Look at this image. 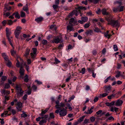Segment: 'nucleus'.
I'll return each mask as SVG.
<instances>
[{
    "instance_id": "f257e3e1",
    "label": "nucleus",
    "mask_w": 125,
    "mask_h": 125,
    "mask_svg": "<svg viewBox=\"0 0 125 125\" xmlns=\"http://www.w3.org/2000/svg\"><path fill=\"white\" fill-rule=\"evenodd\" d=\"M109 17L106 18V19L108 22V24L110 25L113 27H119L120 26V23L118 21L112 19V17L111 15H109Z\"/></svg>"
},
{
    "instance_id": "f03ea898",
    "label": "nucleus",
    "mask_w": 125,
    "mask_h": 125,
    "mask_svg": "<svg viewBox=\"0 0 125 125\" xmlns=\"http://www.w3.org/2000/svg\"><path fill=\"white\" fill-rule=\"evenodd\" d=\"M62 41V36L60 35L53 37V39L50 40V42L52 43H55L56 44H58L59 43H60Z\"/></svg>"
},
{
    "instance_id": "7ed1b4c3",
    "label": "nucleus",
    "mask_w": 125,
    "mask_h": 125,
    "mask_svg": "<svg viewBox=\"0 0 125 125\" xmlns=\"http://www.w3.org/2000/svg\"><path fill=\"white\" fill-rule=\"evenodd\" d=\"M22 29V28L21 27L18 26L15 31L14 34L16 37L18 39L19 38V34L21 32V30Z\"/></svg>"
},
{
    "instance_id": "20e7f679",
    "label": "nucleus",
    "mask_w": 125,
    "mask_h": 125,
    "mask_svg": "<svg viewBox=\"0 0 125 125\" xmlns=\"http://www.w3.org/2000/svg\"><path fill=\"white\" fill-rule=\"evenodd\" d=\"M56 104L55 106L56 109L60 110L62 107H63L65 106V104L62 103H60V104L59 100H57L55 101Z\"/></svg>"
},
{
    "instance_id": "39448f33",
    "label": "nucleus",
    "mask_w": 125,
    "mask_h": 125,
    "mask_svg": "<svg viewBox=\"0 0 125 125\" xmlns=\"http://www.w3.org/2000/svg\"><path fill=\"white\" fill-rule=\"evenodd\" d=\"M63 107H62L61 109L59 115L61 116H63L66 115L67 114V111L66 109Z\"/></svg>"
},
{
    "instance_id": "423d86ee",
    "label": "nucleus",
    "mask_w": 125,
    "mask_h": 125,
    "mask_svg": "<svg viewBox=\"0 0 125 125\" xmlns=\"http://www.w3.org/2000/svg\"><path fill=\"white\" fill-rule=\"evenodd\" d=\"M32 59L33 60L34 59L36 55V52L37 49L36 48H33L32 49Z\"/></svg>"
},
{
    "instance_id": "0eeeda50",
    "label": "nucleus",
    "mask_w": 125,
    "mask_h": 125,
    "mask_svg": "<svg viewBox=\"0 0 125 125\" xmlns=\"http://www.w3.org/2000/svg\"><path fill=\"white\" fill-rule=\"evenodd\" d=\"M81 20H79L78 22L81 24H83L86 22L88 20V19L86 17H82L81 18Z\"/></svg>"
},
{
    "instance_id": "6e6552de",
    "label": "nucleus",
    "mask_w": 125,
    "mask_h": 125,
    "mask_svg": "<svg viewBox=\"0 0 125 125\" xmlns=\"http://www.w3.org/2000/svg\"><path fill=\"white\" fill-rule=\"evenodd\" d=\"M104 91L107 93H109L111 91V88L110 86L105 85L104 86Z\"/></svg>"
},
{
    "instance_id": "1a4fd4ad",
    "label": "nucleus",
    "mask_w": 125,
    "mask_h": 125,
    "mask_svg": "<svg viewBox=\"0 0 125 125\" xmlns=\"http://www.w3.org/2000/svg\"><path fill=\"white\" fill-rule=\"evenodd\" d=\"M77 21L75 20L73 18H71L69 22L70 24L73 25L72 24L75 25H77Z\"/></svg>"
},
{
    "instance_id": "9d476101",
    "label": "nucleus",
    "mask_w": 125,
    "mask_h": 125,
    "mask_svg": "<svg viewBox=\"0 0 125 125\" xmlns=\"http://www.w3.org/2000/svg\"><path fill=\"white\" fill-rule=\"evenodd\" d=\"M0 92L2 94H3L6 95H7L10 93V91L6 90L4 89H1Z\"/></svg>"
},
{
    "instance_id": "9b49d317",
    "label": "nucleus",
    "mask_w": 125,
    "mask_h": 125,
    "mask_svg": "<svg viewBox=\"0 0 125 125\" xmlns=\"http://www.w3.org/2000/svg\"><path fill=\"white\" fill-rule=\"evenodd\" d=\"M22 63H21V66L20 67V75L21 76L23 75L24 74V69H23L22 67Z\"/></svg>"
},
{
    "instance_id": "f8f14e48",
    "label": "nucleus",
    "mask_w": 125,
    "mask_h": 125,
    "mask_svg": "<svg viewBox=\"0 0 125 125\" xmlns=\"http://www.w3.org/2000/svg\"><path fill=\"white\" fill-rule=\"evenodd\" d=\"M17 94L18 97H20L23 95V91H17Z\"/></svg>"
},
{
    "instance_id": "ddd939ff",
    "label": "nucleus",
    "mask_w": 125,
    "mask_h": 125,
    "mask_svg": "<svg viewBox=\"0 0 125 125\" xmlns=\"http://www.w3.org/2000/svg\"><path fill=\"white\" fill-rule=\"evenodd\" d=\"M123 103L122 101L120 100H118L115 102V104L116 106H119L121 105Z\"/></svg>"
},
{
    "instance_id": "4468645a",
    "label": "nucleus",
    "mask_w": 125,
    "mask_h": 125,
    "mask_svg": "<svg viewBox=\"0 0 125 125\" xmlns=\"http://www.w3.org/2000/svg\"><path fill=\"white\" fill-rule=\"evenodd\" d=\"M66 29L67 31H74L73 28L72 26L69 25L67 27Z\"/></svg>"
},
{
    "instance_id": "2eb2a0df",
    "label": "nucleus",
    "mask_w": 125,
    "mask_h": 125,
    "mask_svg": "<svg viewBox=\"0 0 125 125\" xmlns=\"http://www.w3.org/2000/svg\"><path fill=\"white\" fill-rule=\"evenodd\" d=\"M23 9L24 11L26 12L28 14H29L28 5L27 3L25 6H23Z\"/></svg>"
},
{
    "instance_id": "dca6fc26",
    "label": "nucleus",
    "mask_w": 125,
    "mask_h": 125,
    "mask_svg": "<svg viewBox=\"0 0 125 125\" xmlns=\"http://www.w3.org/2000/svg\"><path fill=\"white\" fill-rule=\"evenodd\" d=\"M102 14L103 15H109V13L106 11V10L105 9H103L101 10Z\"/></svg>"
},
{
    "instance_id": "f3484780",
    "label": "nucleus",
    "mask_w": 125,
    "mask_h": 125,
    "mask_svg": "<svg viewBox=\"0 0 125 125\" xmlns=\"http://www.w3.org/2000/svg\"><path fill=\"white\" fill-rule=\"evenodd\" d=\"M6 31L7 37H9L11 33L9 31V29L7 28H6Z\"/></svg>"
},
{
    "instance_id": "a211bd4d",
    "label": "nucleus",
    "mask_w": 125,
    "mask_h": 125,
    "mask_svg": "<svg viewBox=\"0 0 125 125\" xmlns=\"http://www.w3.org/2000/svg\"><path fill=\"white\" fill-rule=\"evenodd\" d=\"M49 108H46L44 110H42V112L40 114V115L43 116L44 114L47 111Z\"/></svg>"
},
{
    "instance_id": "6ab92c4d",
    "label": "nucleus",
    "mask_w": 125,
    "mask_h": 125,
    "mask_svg": "<svg viewBox=\"0 0 125 125\" xmlns=\"http://www.w3.org/2000/svg\"><path fill=\"white\" fill-rule=\"evenodd\" d=\"M43 20V18L42 17H40L35 19L36 21L38 22H39L42 21Z\"/></svg>"
},
{
    "instance_id": "aec40b11",
    "label": "nucleus",
    "mask_w": 125,
    "mask_h": 125,
    "mask_svg": "<svg viewBox=\"0 0 125 125\" xmlns=\"http://www.w3.org/2000/svg\"><path fill=\"white\" fill-rule=\"evenodd\" d=\"M47 120L46 119H44L41 120L39 122V124L40 125H42L43 123H46L47 122Z\"/></svg>"
},
{
    "instance_id": "412c9836",
    "label": "nucleus",
    "mask_w": 125,
    "mask_h": 125,
    "mask_svg": "<svg viewBox=\"0 0 125 125\" xmlns=\"http://www.w3.org/2000/svg\"><path fill=\"white\" fill-rule=\"evenodd\" d=\"M85 34L87 35L90 34L91 35H92L93 34V31L92 30H91L87 31L85 32Z\"/></svg>"
},
{
    "instance_id": "4be33fe9",
    "label": "nucleus",
    "mask_w": 125,
    "mask_h": 125,
    "mask_svg": "<svg viewBox=\"0 0 125 125\" xmlns=\"http://www.w3.org/2000/svg\"><path fill=\"white\" fill-rule=\"evenodd\" d=\"M10 52L12 56H14L15 55H16V52L14 50L11 49Z\"/></svg>"
},
{
    "instance_id": "5701e85b",
    "label": "nucleus",
    "mask_w": 125,
    "mask_h": 125,
    "mask_svg": "<svg viewBox=\"0 0 125 125\" xmlns=\"http://www.w3.org/2000/svg\"><path fill=\"white\" fill-rule=\"evenodd\" d=\"M15 17L16 18H17L18 19L20 18V16L18 12H15Z\"/></svg>"
},
{
    "instance_id": "b1692460",
    "label": "nucleus",
    "mask_w": 125,
    "mask_h": 125,
    "mask_svg": "<svg viewBox=\"0 0 125 125\" xmlns=\"http://www.w3.org/2000/svg\"><path fill=\"white\" fill-rule=\"evenodd\" d=\"M108 95V94L107 93H104L102 94H100V98L104 97Z\"/></svg>"
},
{
    "instance_id": "393cba45",
    "label": "nucleus",
    "mask_w": 125,
    "mask_h": 125,
    "mask_svg": "<svg viewBox=\"0 0 125 125\" xmlns=\"http://www.w3.org/2000/svg\"><path fill=\"white\" fill-rule=\"evenodd\" d=\"M89 1L92 2L95 4L97 3L100 0H89Z\"/></svg>"
},
{
    "instance_id": "a878e982",
    "label": "nucleus",
    "mask_w": 125,
    "mask_h": 125,
    "mask_svg": "<svg viewBox=\"0 0 125 125\" xmlns=\"http://www.w3.org/2000/svg\"><path fill=\"white\" fill-rule=\"evenodd\" d=\"M7 78V77L5 76H3L2 77L1 82L5 81Z\"/></svg>"
},
{
    "instance_id": "bb28decb",
    "label": "nucleus",
    "mask_w": 125,
    "mask_h": 125,
    "mask_svg": "<svg viewBox=\"0 0 125 125\" xmlns=\"http://www.w3.org/2000/svg\"><path fill=\"white\" fill-rule=\"evenodd\" d=\"M113 10L115 12L119 11V7H118L117 8H114L113 9Z\"/></svg>"
},
{
    "instance_id": "cd10ccee",
    "label": "nucleus",
    "mask_w": 125,
    "mask_h": 125,
    "mask_svg": "<svg viewBox=\"0 0 125 125\" xmlns=\"http://www.w3.org/2000/svg\"><path fill=\"white\" fill-rule=\"evenodd\" d=\"M7 24L9 25H10L13 23V21L11 20H7Z\"/></svg>"
},
{
    "instance_id": "c85d7f7f",
    "label": "nucleus",
    "mask_w": 125,
    "mask_h": 125,
    "mask_svg": "<svg viewBox=\"0 0 125 125\" xmlns=\"http://www.w3.org/2000/svg\"><path fill=\"white\" fill-rule=\"evenodd\" d=\"M52 7L53 8L54 10L56 11H57L56 10L57 9L58 7V5H57L54 4L52 6Z\"/></svg>"
},
{
    "instance_id": "c756f323",
    "label": "nucleus",
    "mask_w": 125,
    "mask_h": 125,
    "mask_svg": "<svg viewBox=\"0 0 125 125\" xmlns=\"http://www.w3.org/2000/svg\"><path fill=\"white\" fill-rule=\"evenodd\" d=\"M23 113L21 114V117H23L25 118L27 116V114L25 113L24 112H23Z\"/></svg>"
},
{
    "instance_id": "7c9ffc66",
    "label": "nucleus",
    "mask_w": 125,
    "mask_h": 125,
    "mask_svg": "<svg viewBox=\"0 0 125 125\" xmlns=\"http://www.w3.org/2000/svg\"><path fill=\"white\" fill-rule=\"evenodd\" d=\"M10 85L9 83H6L5 84L4 89H8L10 87Z\"/></svg>"
},
{
    "instance_id": "2f4dec72",
    "label": "nucleus",
    "mask_w": 125,
    "mask_h": 125,
    "mask_svg": "<svg viewBox=\"0 0 125 125\" xmlns=\"http://www.w3.org/2000/svg\"><path fill=\"white\" fill-rule=\"evenodd\" d=\"M8 39V41H9V42L10 44V45H11V46L12 47H13V45L12 44V40L10 38V37H7Z\"/></svg>"
},
{
    "instance_id": "473e14b6",
    "label": "nucleus",
    "mask_w": 125,
    "mask_h": 125,
    "mask_svg": "<svg viewBox=\"0 0 125 125\" xmlns=\"http://www.w3.org/2000/svg\"><path fill=\"white\" fill-rule=\"evenodd\" d=\"M30 50L28 48L26 49V51L25 54L24 55V56L26 57L28 55L30 51Z\"/></svg>"
},
{
    "instance_id": "72a5a7b5",
    "label": "nucleus",
    "mask_w": 125,
    "mask_h": 125,
    "mask_svg": "<svg viewBox=\"0 0 125 125\" xmlns=\"http://www.w3.org/2000/svg\"><path fill=\"white\" fill-rule=\"evenodd\" d=\"M90 26V22H88L86 24H85L84 27L85 28H88L89 26Z\"/></svg>"
},
{
    "instance_id": "f704fd0d",
    "label": "nucleus",
    "mask_w": 125,
    "mask_h": 125,
    "mask_svg": "<svg viewBox=\"0 0 125 125\" xmlns=\"http://www.w3.org/2000/svg\"><path fill=\"white\" fill-rule=\"evenodd\" d=\"M8 111H5L3 113H2L1 115V117H4V115H6L7 114Z\"/></svg>"
},
{
    "instance_id": "c9c22d12",
    "label": "nucleus",
    "mask_w": 125,
    "mask_h": 125,
    "mask_svg": "<svg viewBox=\"0 0 125 125\" xmlns=\"http://www.w3.org/2000/svg\"><path fill=\"white\" fill-rule=\"evenodd\" d=\"M15 88L17 90V91H21V90H22L21 88L19 86L17 85H16L15 86Z\"/></svg>"
},
{
    "instance_id": "e433bc0d",
    "label": "nucleus",
    "mask_w": 125,
    "mask_h": 125,
    "mask_svg": "<svg viewBox=\"0 0 125 125\" xmlns=\"http://www.w3.org/2000/svg\"><path fill=\"white\" fill-rule=\"evenodd\" d=\"M104 36L106 37L109 38L112 35L111 34H108L105 33L104 34Z\"/></svg>"
},
{
    "instance_id": "4c0bfd02",
    "label": "nucleus",
    "mask_w": 125,
    "mask_h": 125,
    "mask_svg": "<svg viewBox=\"0 0 125 125\" xmlns=\"http://www.w3.org/2000/svg\"><path fill=\"white\" fill-rule=\"evenodd\" d=\"M30 86H28V87L29 89V90L27 91V93L28 94H30L31 93V89H30Z\"/></svg>"
},
{
    "instance_id": "58836bf2",
    "label": "nucleus",
    "mask_w": 125,
    "mask_h": 125,
    "mask_svg": "<svg viewBox=\"0 0 125 125\" xmlns=\"http://www.w3.org/2000/svg\"><path fill=\"white\" fill-rule=\"evenodd\" d=\"M32 89L34 91H35L37 89V87L35 85H33L32 86Z\"/></svg>"
},
{
    "instance_id": "ea45409f",
    "label": "nucleus",
    "mask_w": 125,
    "mask_h": 125,
    "mask_svg": "<svg viewBox=\"0 0 125 125\" xmlns=\"http://www.w3.org/2000/svg\"><path fill=\"white\" fill-rule=\"evenodd\" d=\"M25 78L24 79V81L26 82H28L29 80L28 75H26L25 76Z\"/></svg>"
},
{
    "instance_id": "a19ab883",
    "label": "nucleus",
    "mask_w": 125,
    "mask_h": 125,
    "mask_svg": "<svg viewBox=\"0 0 125 125\" xmlns=\"http://www.w3.org/2000/svg\"><path fill=\"white\" fill-rule=\"evenodd\" d=\"M21 17H25V13L23 11H21Z\"/></svg>"
},
{
    "instance_id": "79ce46f5",
    "label": "nucleus",
    "mask_w": 125,
    "mask_h": 125,
    "mask_svg": "<svg viewBox=\"0 0 125 125\" xmlns=\"http://www.w3.org/2000/svg\"><path fill=\"white\" fill-rule=\"evenodd\" d=\"M22 103H21L20 102H17L16 104V105L17 106H21L22 107Z\"/></svg>"
},
{
    "instance_id": "37998d69",
    "label": "nucleus",
    "mask_w": 125,
    "mask_h": 125,
    "mask_svg": "<svg viewBox=\"0 0 125 125\" xmlns=\"http://www.w3.org/2000/svg\"><path fill=\"white\" fill-rule=\"evenodd\" d=\"M85 116L83 115L80 117L79 119L78 120V121L80 122H81L83 121L84 118L85 117Z\"/></svg>"
},
{
    "instance_id": "c03bdc74",
    "label": "nucleus",
    "mask_w": 125,
    "mask_h": 125,
    "mask_svg": "<svg viewBox=\"0 0 125 125\" xmlns=\"http://www.w3.org/2000/svg\"><path fill=\"white\" fill-rule=\"evenodd\" d=\"M114 49L115 51H117L118 50L117 46L116 45H114L113 46Z\"/></svg>"
},
{
    "instance_id": "a18cd8bd",
    "label": "nucleus",
    "mask_w": 125,
    "mask_h": 125,
    "mask_svg": "<svg viewBox=\"0 0 125 125\" xmlns=\"http://www.w3.org/2000/svg\"><path fill=\"white\" fill-rule=\"evenodd\" d=\"M8 62L6 63L7 65L9 67H11V62L9 60Z\"/></svg>"
},
{
    "instance_id": "49530a36",
    "label": "nucleus",
    "mask_w": 125,
    "mask_h": 125,
    "mask_svg": "<svg viewBox=\"0 0 125 125\" xmlns=\"http://www.w3.org/2000/svg\"><path fill=\"white\" fill-rule=\"evenodd\" d=\"M87 69L89 72H94V69L92 68H87Z\"/></svg>"
},
{
    "instance_id": "de8ad7c7",
    "label": "nucleus",
    "mask_w": 125,
    "mask_h": 125,
    "mask_svg": "<svg viewBox=\"0 0 125 125\" xmlns=\"http://www.w3.org/2000/svg\"><path fill=\"white\" fill-rule=\"evenodd\" d=\"M54 61L55 62V63L56 64H58V63H60V62L55 57L54 58Z\"/></svg>"
},
{
    "instance_id": "09e8293b",
    "label": "nucleus",
    "mask_w": 125,
    "mask_h": 125,
    "mask_svg": "<svg viewBox=\"0 0 125 125\" xmlns=\"http://www.w3.org/2000/svg\"><path fill=\"white\" fill-rule=\"evenodd\" d=\"M42 42L43 45H46L47 43V41L46 40H43L42 41Z\"/></svg>"
},
{
    "instance_id": "8fccbe9b",
    "label": "nucleus",
    "mask_w": 125,
    "mask_h": 125,
    "mask_svg": "<svg viewBox=\"0 0 125 125\" xmlns=\"http://www.w3.org/2000/svg\"><path fill=\"white\" fill-rule=\"evenodd\" d=\"M117 74L115 75V77L116 78H118L120 76L121 73L120 71H117Z\"/></svg>"
},
{
    "instance_id": "3c124183",
    "label": "nucleus",
    "mask_w": 125,
    "mask_h": 125,
    "mask_svg": "<svg viewBox=\"0 0 125 125\" xmlns=\"http://www.w3.org/2000/svg\"><path fill=\"white\" fill-rule=\"evenodd\" d=\"M119 12L122 11L123 10L124 7L123 6H119Z\"/></svg>"
},
{
    "instance_id": "603ef678",
    "label": "nucleus",
    "mask_w": 125,
    "mask_h": 125,
    "mask_svg": "<svg viewBox=\"0 0 125 125\" xmlns=\"http://www.w3.org/2000/svg\"><path fill=\"white\" fill-rule=\"evenodd\" d=\"M52 37V36L51 35H49L47 37V39L48 40H50L51 39Z\"/></svg>"
},
{
    "instance_id": "864d4df0",
    "label": "nucleus",
    "mask_w": 125,
    "mask_h": 125,
    "mask_svg": "<svg viewBox=\"0 0 125 125\" xmlns=\"http://www.w3.org/2000/svg\"><path fill=\"white\" fill-rule=\"evenodd\" d=\"M77 9H78L79 12H80V10H82L83 9L85 10V8L83 6H79L78 8Z\"/></svg>"
},
{
    "instance_id": "5fc2aeb1",
    "label": "nucleus",
    "mask_w": 125,
    "mask_h": 125,
    "mask_svg": "<svg viewBox=\"0 0 125 125\" xmlns=\"http://www.w3.org/2000/svg\"><path fill=\"white\" fill-rule=\"evenodd\" d=\"M21 106H16V108L17 110V111H21Z\"/></svg>"
},
{
    "instance_id": "6e6d98bb",
    "label": "nucleus",
    "mask_w": 125,
    "mask_h": 125,
    "mask_svg": "<svg viewBox=\"0 0 125 125\" xmlns=\"http://www.w3.org/2000/svg\"><path fill=\"white\" fill-rule=\"evenodd\" d=\"M33 43L36 46H37L38 45V42L37 41H34Z\"/></svg>"
},
{
    "instance_id": "4d7b16f0",
    "label": "nucleus",
    "mask_w": 125,
    "mask_h": 125,
    "mask_svg": "<svg viewBox=\"0 0 125 125\" xmlns=\"http://www.w3.org/2000/svg\"><path fill=\"white\" fill-rule=\"evenodd\" d=\"M50 116L51 118H53L54 117V116L53 113H51L50 114Z\"/></svg>"
},
{
    "instance_id": "13d9d810",
    "label": "nucleus",
    "mask_w": 125,
    "mask_h": 125,
    "mask_svg": "<svg viewBox=\"0 0 125 125\" xmlns=\"http://www.w3.org/2000/svg\"><path fill=\"white\" fill-rule=\"evenodd\" d=\"M91 121L92 122H93L95 120V118L93 116L91 117L90 118Z\"/></svg>"
},
{
    "instance_id": "bf43d9fd",
    "label": "nucleus",
    "mask_w": 125,
    "mask_h": 125,
    "mask_svg": "<svg viewBox=\"0 0 125 125\" xmlns=\"http://www.w3.org/2000/svg\"><path fill=\"white\" fill-rule=\"evenodd\" d=\"M73 13H74V15L75 14L76 16H77L78 15V12L76 10H73Z\"/></svg>"
},
{
    "instance_id": "052dcab7",
    "label": "nucleus",
    "mask_w": 125,
    "mask_h": 125,
    "mask_svg": "<svg viewBox=\"0 0 125 125\" xmlns=\"http://www.w3.org/2000/svg\"><path fill=\"white\" fill-rule=\"evenodd\" d=\"M111 78V76H109L107 77L106 79L104 80V82L105 83H107L108 81V80L110 79Z\"/></svg>"
},
{
    "instance_id": "680f3d73",
    "label": "nucleus",
    "mask_w": 125,
    "mask_h": 125,
    "mask_svg": "<svg viewBox=\"0 0 125 125\" xmlns=\"http://www.w3.org/2000/svg\"><path fill=\"white\" fill-rule=\"evenodd\" d=\"M85 69L84 68H83L81 70V73L83 74L85 72Z\"/></svg>"
},
{
    "instance_id": "e2e57ef3",
    "label": "nucleus",
    "mask_w": 125,
    "mask_h": 125,
    "mask_svg": "<svg viewBox=\"0 0 125 125\" xmlns=\"http://www.w3.org/2000/svg\"><path fill=\"white\" fill-rule=\"evenodd\" d=\"M11 7L10 6H9V7H7V6H5V9H6L8 10H10L11 9Z\"/></svg>"
},
{
    "instance_id": "0e129e2a",
    "label": "nucleus",
    "mask_w": 125,
    "mask_h": 125,
    "mask_svg": "<svg viewBox=\"0 0 125 125\" xmlns=\"http://www.w3.org/2000/svg\"><path fill=\"white\" fill-rule=\"evenodd\" d=\"M23 36L25 38H26L30 37V36L29 34L26 35L25 34H24L23 35Z\"/></svg>"
},
{
    "instance_id": "69168bd1",
    "label": "nucleus",
    "mask_w": 125,
    "mask_h": 125,
    "mask_svg": "<svg viewBox=\"0 0 125 125\" xmlns=\"http://www.w3.org/2000/svg\"><path fill=\"white\" fill-rule=\"evenodd\" d=\"M92 53L94 55H96L97 54V52L96 50H94L92 51Z\"/></svg>"
},
{
    "instance_id": "338daca9",
    "label": "nucleus",
    "mask_w": 125,
    "mask_h": 125,
    "mask_svg": "<svg viewBox=\"0 0 125 125\" xmlns=\"http://www.w3.org/2000/svg\"><path fill=\"white\" fill-rule=\"evenodd\" d=\"M11 112L13 115H15L16 114V111L14 109L12 110Z\"/></svg>"
},
{
    "instance_id": "774afa93",
    "label": "nucleus",
    "mask_w": 125,
    "mask_h": 125,
    "mask_svg": "<svg viewBox=\"0 0 125 125\" xmlns=\"http://www.w3.org/2000/svg\"><path fill=\"white\" fill-rule=\"evenodd\" d=\"M3 58H4L5 60L6 61H9L8 57L7 55V57L5 56V57H4Z\"/></svg>"
}]
</instances>
